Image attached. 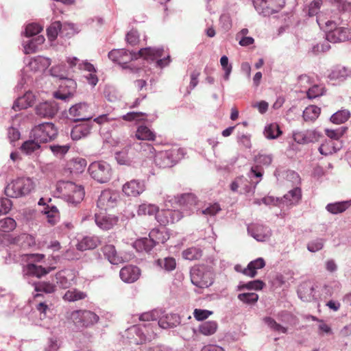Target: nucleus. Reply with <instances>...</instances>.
Masks as SVG:
<instances>
[{
  "instance_id": "32",
  "label": "nucleus",
  "mask_w": 351,
  "mask_h": 351,
  "mask_svg": "<svg viewBox=\"0 0 351 351\" xmlns=\"http://www.w3.org/2000/svg\"><path fill=\"white\" fill-rule=\"evenodd\" d=\"M298 295L301 300L304 302H311L314 300V288L309 282H305L301 284L298 289Z\"/></svg>"
},
{
  "instance_id": "20",
  "label": "nucleus",
  "mask_w": 351,
  "mask_h": 351,
  "mask_svg": "<svg viewBox=\"0 0 351 351\" xmlns=\"http://www.w3.org/2000/svg\"><path fill=\"white\" fill-rule=\"evenodd\" d=\"M76 272L73 269H64L56 274V284L62 289H68L75 283Z\"/></svg>"
},
{
  "instance_id": "14",
  "label": "nucleus",
  "mask_w": 351,
  "mask_h": 351,
  "mask_svg": "<svg viewBox=\"0 0 351 351\" xmlns=\"http://www.w3.org/2000/svg\"><path fill=\"white\" fill-rule=\"evenodd\" d=\"M255 10L259 14L269 16L278 12L285 5V0H252Z\"/></svg>"
},
{
  "instance_id": "61",
  "label": "nucleus",
  "mask_w": 351,
  "mask_h": 351,
  "mask_svg": "<svg viewBox=\"0 0 351 351\" xmlns=\"http://www.w3.org/2000/svg\"><path fill=\"white\" fill-rule=\"evenodd\" d=\"M348 130L347 127H340L335 130L326 129L325 132L326 136L332 140H339Z\"/></svg>"
},
{
  "instance_id": "25",
  "label": "nucleus",
  "mask_w": 351,
  "mask_h": 351,
  "mask_svg": "<svg viewBox=\"0 0 351 351\" xmlns=\"http://www.w3.org/2000/svg\"><path fill=\"white\" fill-rule=\"evenodd\" d=\"M95 221L99 228L107 230L112 228L117 223L118 219L113 215H108L105 212H101L95 213Z\"/></svg>"
},
{
  "instance_id": "50",
  "label": "nucleus",
  "mask_w": 351,
  "mask_h": 351,
  "mask_svg": "<svg viewBox=\"0 0 351 351\" xmlns=\"http://www.w3.org/2000/svg\"><path fill=\"white\" fill-rule=\"evenodd\" d=\"M48 38L53 41L60 34L62 36V23L60 21L53 22L47 29Z\"/></svg>"
},
{
  "instance_id": "47",
  "label": "nucleus",
  "mask_w": 351,
  "mask_h": 351,
  "mask_svg": "<svg viewBox=\"0 0 351 351\" xmlns=\"http://www.w3.org/2000/svg\"><path fill=\"white\" fill-rule=\"evenodd\" d=\"M321 110L316 106H308L303 111V118L305 121L313 122L316 120L320 114Z\"/></svg>"
},
{
  "instance_id": "17",
  "label": "nucleus",
  "mask_w": 351,
  "mask_h": 351,
  "mask_svg": "<svg viewBox=\"0 0 351 351\" xmlns=\"http://www.w3.org/2000/svg\"><path fill=\"white\" fill-rule=\"evenodd\" d=\"M119 197L117 193L111 190H104L98 197L97 206L101 210H106L116 206Z\"/></svg>"
},
{
  "instance_id": "27",
  "label": "nucleus",
  "mask_w": 351,
  "mask_h": 351,
  "mask_svg": "<svg viewBox=\"0 0 351 351\" xmlns=\"http://www.w3.org/2000/svg\"><path fill=\"white\" fill-rule=\"evenodd\" d=\"M23 39L22 45L23 51L26 54L35 53L38 48L44 43L45 39L43 35L36 36L32 38H25Z\"/></svg>"
},
{
  "instance_id": "63",
  "label": "nucleus",
  "mask_w": 351,
  "mask_h": 351,
  "mask_svg": "<svg viewBox=\"0 0 351 351\" xmlns=\"http://www.w3.org/2000/svg\"><path fill=\"white\" fill-rule=\"evenodd\" d=\"M202 250L197 247H190L182 253L183 258L186 260L193 261L201 258Z\"/></svg>"
},
{
  "instance_id": "34",
  "label": "nucleus",
  "mask_w": 351,
  "mask_h": 351,
  "mask_svg": "<svg viewBox=\"0 0 351 351\" xmlns=\"http://www.w3.org/2000/svg\"><path fill=\"white\" fill-rule=\"evenodd\" d=\"M265 262L263 258H258L250 262L246 268L243 270V274L250 278H254L257 274V270L263 268Z\"/></svg>"
},
{
  "instance_id": "6",
  "label": "nucleus",
  "mask_w": 351,
  "mask_h": 351,
  "mask_svg": "<svg viewBox=\"0 0 351 351\" xmlns=\"http://www.w3.org/2000/svg\"><path fill=\"white\" fill-rule=\"evenodd\" d=\"M35 181L29 177H19L12 180L5 187L4 192L7 197L19 198L28 195L34 191Z\"/></svg>"
},
{
  "instance_id": "44",
  "label": "nucleus",
  "mask_w": 351,
  "mask_h": 351,
  "mask_svg": "<svg viewBox=\"0 0 351 351\" xmlns=\"http://www.w3.org/2000/svg\"><path fill=\"white\" fill-rule=\"evenodd\" d=\"M341 147V143H335L332 141H326L319 147V152L321 154L327 156L339 151Z\"/></svg>"
},
{
  "instance_id": "2",
  "label": "nucleus",
  "mask_w": 351,
  "mask_h": 351,
  "mask_svg": "<svg viewBox=\"0 0 351 351\" xmlns=\"http://www.w3.org/2000/svg\"><path fill=\"white\" fill-rule=\"evenodd\" d=\"M317 23L325 32L326 39L330 43H337L351 39V28L338 27L339 23L335 16H327L323 13L317 17Z\"/></svg>"
},
{
  "instance_id": "42",
  "label": "nucleus",
  "mask_w": 351,
  "mask_h": 351,
  "mask_svg": "<svg viewBox=\"0 0 351 351\" xmlns=\"http://www.w3.org/2000/svg\"><path fill=\"white\" fill-rule=\"evenodd\" d=\"M351 206V200L350 201H343V202H337L335 203H330L327 204L326 209L328 212L337 215L341 213L344 212Z\"/></svg>"
},
{
  "instance_id": "40",
  "label": "nucleus",
  "mask_w": 351,
  "mask_h": 351,
  "mask_svg": "<svg viewBox=\"0 0 351 351\" xmlns=\"http://www.w3.org/2000/svg\"><path fill=\"white\" fill-rule=\"evenodd\" d=\"M99 243L96 237L86 236L82 239L77 245V248L80 251H85L95 248Z\"/></svg>"
},
{
  "instance_id": "55",
  "label": "nucleus",
  "mask_w": 351,
  "mask_h": 351,
  "mask_svg": "<svg viewBox=\"0 0 351 351\" xmlns=\"http://www.w3.org/2000/svg\"><path fill=\"white\" fill-rule=\"evenodd\" d=\"M264 285V282L260 280L250 281L247 283L240 282L237 286V291H242L243 289L261 290L263 288Z\"/></svg>"
},
{
  "instance_id": "56",
  "label": "nucleus",
  "mask_w": 351,
  "mask_h": 351,
  "mask_svg": "<svg viewBox=\"0 0 351 351\" xmlns=\"http://www.w3.org/2000/svg\"><path fill=\"white\" fill-rule=\"evenodd\" d=\"M156 263L157 265L168 272L176 269V259L173 257H166L162 260L158 259Z\"/></svg>"
},
{
  "instance_id": "21",
  "label": "nucleus",
  "mask_w": 351,
  "mask_h": 351,
  "mask_svg": "<svg viewBox=\"0 0 351 351\" xmlns=\"http://www.w3.org/2000/svg\"><path fill=\"white\" fill-rule=\"evenodd\" d=\"M36 113L43 118H52L58 112L59 108L55 101H48L39 104L36 107Z\"/></svg>"
},
{
  "instance_id": "24",
  "label": "nucleus",
  "mask_w": 351,
  "mask_h": 351,
  "mask_svg": "<svg viewBox=\"0 0 351 351\" xmlns=\"http://www.w3.org/2000/svg\"><path fill=\"white\" fill-rule=\"evenodd\" d=\"M145 189L143 181L132 180L123 184L122 191L127 196L137 197Z\"/></svg>"
},
{
  "instance_id": "62",
  "label": "nucleus",
  "mask_w": 351,
  "mask_h": 351,
  "mask_svg": "<svg viewBox=\"0 0 351 351\" xmlns=\"http://www.w3.org/2000/svg\"><path fill=\"white\" fill-rule=\"evenodd\" d=\"M199 75L200 72L197 70H194L191 73L190 83L189 86L186 87L185 92L184 93V96L189 95L191 93V90L197 86V85L199 83Z\"/></svg>"
},
{
  "instance_id": "26",
  "label": "nucleus",
  "mask_w": 351,
  "mask_h": 351,
  "mask_svg": "<svg viewBox=\"0 0 351 351\" xmlns=\"http://www.w3.org/2000/svg\"><path fill=\"white\" fill-rule=\"evenodd\" d=\"M319 135L315 130H307L304 131H294L293 138L298 144H307L315 142L318 140Z\"/></svg>"
},
{
  "instance_id": "30",
  "label": "nucleus",
  "mask_w": 351,
  "mask_h": 351,
  "mask_svg": "<svg viewBox=\"0 0 351 351\" xmlns=\"http://www.w3.org/2000/svg\"><path fill=\"white\" fill-rule=\"evenodd\" d=\"M36 96L32 91H27L24 95L19 97L13 104L12 109L15 111L27 108L34 104Z\"/></svg>"
},
{
  "instance_id": "52",
  "label": "nucleus",
  "mask_w": 351,
  "mask_h": 351,
  "mask_svg": "<svg viewBox=\"0 0 351 351\" xmlns=\"http://www.w3.org/2000/svg\"><path fill=\"white\" fill-rule=\"evenodd\" d=\"M158 207L155 204H142L138 206L137 213L138 215H155L158 213Z\"/></svg>"
},
{
  "instance_id": "41",
  "label": "nucleus",
  "mask_w": 351,
  "mask_h": 351,
  "mask_svg": "<svg viewBox=\"0 0 351 351\" xmlns=\"http://www.w3.org/2000/svg\"><path fill=\"white\" fill-rule=\"evenodd\" d=\"M0 304L6 308L5 312L7 314L14 313L17 307L15 298L12 294H7L0 297Z\"/></svg>"
},
{
  "instance_id": "1",
  "label": "nucleus",
  "mask_w": 351,
  "mask_h": 351,
  "mask_svg": "<svg viewBox=\"0 0 351 351\" xmlns=\"http://www.w3.org/2000/svg\"><path fill=\"white\" fill-rule=\"evenodd\" d=\"M108 58L114 63L119 64L123 70H129L131 73H136L139 68L136 66L133 60L143 58L153 63L157 68L162 69L169 62V56L166 54L162 47H145L138 52L128 51L125 49H114L108 54Z\"/></svg>"
},
{
  "instance_id": "58",
  "label": "nucleus",
  "mask_w": 351,
  "mask_h": 351,
  "mask_svg": "<svg viewBox=\"0 0 351 351\" xmlns=\"http://www.w3.org/2000/svg\"><path fill=\"white\" fill-rule=\"evenodd\" d=\"M16 227V222L11 217H5L0 220V231L10 232Z\"/></svg>"
},
{
  "instance_id": "38",
  "label": "nucleus",
  "mask_w": 351,
  "mask_h": 351,
  "mask_svg": "<svg viewBox=\"0 0 351 351\" xmlns=\"http://www.w3.org/2000/svg\"><path fill=\"white\" fill-rule=\"evenodd\" d=\"M41 213L46 215L47 222L50 225L54 226L58 222L60 214L56 206L53 205H47V206L43 208Z\"/></svg>"
},
{
  "instance_id": "5",
  "label": "nucleus",
  "mask_w": 351,
  "mask_h": 351,
  "mask_svg": "<svg viewBox=\"0 0 351 351\" xmlns=\"http://www.w3.org/2000/svg\"><path fill=\"white\" fill-rule=\"evenodd\" d=\"M49 71L51 76L62 80L60 84L59 90L53 93V97L56 99L65 101L73 97L75 93L77 84L73 80L66 77L64 66L57 65L53 66Z\"/></svg>"
},
{
  "instance_id": "13",
  "label": "nucleus",
  "mask_w": 351,
  "mask_h": 351,
  "mask_svg": "<svg viewBox=\"0 0 351 351\" xmlns=\"http://www.w3.org/2000/svg\"><path fill=\"white\" fill-rule=\"evenodd\" d=\"M88 171L90 177L99 183L108 182L112 176L110 165L103 160L95 161L90 163Z\"/></svg>"
},
{
  "instance_id": "8",
  "label": "nucleus",
  "mask_w": 351,
  "mask_h": 351,
  "mask_svg": "<svg viewBox=\"0 0 351 351\" xmlns=\"http://www.w3.org/2000/svg\"><path fill=\"white\" fill-rule=\"evenodd\" d=\"M169 239V234L164 228L161 230L154 228L150 231L149 238L137 239L134 243V247L138 252H149L156 245L164 243Z\"/></svg>"
},
{
  "instance_id": "16",
  "label": "nucleus",
  "mask_w": 351,
  "mask_h": 351,
  "mask_svg": "<svg viewBox=\"0 0 351 351\" xmlns=\"http://www.w3.org/2000/svg\"><path fill=\"white\" fill-rule=\"evenodd\" d=\"M51 63V59L47 57L38 56L32 58L27 65L26 68L21 71V81L19 82L18 86H21L22 87L23 84L26 82V75H25V73L27 72V69L34 72H43L50 66ZM27 77L28 78L29 76L27 75Z\"/></svg>"
},
{
  "instance_id": "43",
  "label": "nucleus",
  "mask_w": 351,
  "mask_h": 351,
  "mask_svg": "<svg viewBox=\"0 0 351 351\" xmlns=\"http://www.w3.org/2000/svg\"><path fill=\"white\" fill-rule=\"evenodd\" d=\"M136 137L143 141H154L156 134L146 125H140L136 132Z\"/></svg>"
},
{
  "instance_id": "23",
  "label": "nucleus",
  "mask_w": 351,
  "mask_h": 351,
  "mask_svg": "<svg viewBox=\"0 0 351 351\" xmlns=\"http://www.w3.org/2000/svg\"><path fill=\"white\" fill-rule=\"evenodd\" d=\"M248 234L258 241H265L271 234L269 227L261 224H251L247 227Z\"/></svg>"
},
{
  "instance_id": "39",
  "label": "nucleus",
  "mask_w": 351,
  "mask_h": 351,
  "mask_svg": "<svg viewBox=\"0 0 351 351\" xmlns=\"http://www.w3.org/2000/svg\"><path fill=\"white\" fill-rule=\"evenodd\" d=\"M86 160L82 158H75L67 164V168L71 173L78 174L82 173L86 167Z\"/></svg>"
},
{
  "instance_id": "19",
  "label": "nucleus",
  "mask_w": 351,
  "mask_h": 351,
  "mask_svg": "<svg viewBox=\"0 0 351 351\" xmlns=\"http://www.w3.org/2000/svg\"><path fill=\"white\" fill-rule=\"evenodd\" d=\"M175 151L173 149L162 151L151 157H154L155 164L160 168L171 167L175 165Z\"/></svg>"
},
{
  "instance_id": "46",
  "label": "nucleus",
  "mask_w": 351,
  "mask_h": 351,
  "mask_svg": "<svg viewBox=\"0 0 351 351\" xmlns=\"http://www.w3.org/2000/svg\"><path fill=\"white\" fill-rule=\"evenodd\" d=\"M218 324L215 321H207L199 326V332L205 335L210 336L215 333Z\"/></svg>"
},
{
  "instance_id": "57",
  "label": "nucleus",
  "mask_w": 351,
  "mask_h": 351,
  "mask_svg": "<svg viewBox=\"0 0 351 351\" xmlns=\"http://www.w3.org/2000/svg\"><path fill=\"white\" fill-rule=\"evenodd\" d=\"M17 243L22 247H29L36 244L35 238L29 234H21L16 239Z\"/></svg>"
},
{
  "instance_id": "49",
  "label": "nucleus",
  "mask_w": 351,
  "mask_h": 351,
  "mask_svg": "<svg viewBox=\"0 0 351 351\" xmlns=\"http://www.w3.org/2000/svg\"><path fill=\"white\" fill-rule=\"evenodd\" d=\"M323 4L322 0H313L312 1L309 5H308L307 8V14L309 16H316V18L319 14L323 13L327 16H332L330 14H326L324 12H319L322 5Z\"/></svg>"
},
{
  "instance_id": "51",
  "label": "nucleus",
  "mask_w": 351,
  "mask_h": 351,
  "mask_svg": "<svg viewBox=\"0 0 351 351\" xmlns=\"http://www.w3.org/2000/svg\"><path fill=\"white\" fill-rule=\"evenodd\" d=\"M263 133L267 139H275L281 134L282 132L276 123H270L265 127Z\"/></svg>"
},
{
  "instance_id": "53",
  "label": "nucleus",
  "mask_w": 351,
  "mask_h": 351,
  "mask_svg": "<svg viewBox=\"0 0 351 351\" xmlns=\"http://www.w3.org/2000/svg\"><path fill=\"white\" fill-rule=\"evenodd\" d=\"M43 30V27L36 23H32L26 25L22 35L25 38H32L36 36Z\"/></svg>"
},
{
  "instance_id": "10",
  "label": "nucleus",
  "mask_w": 351,
  "mask_h": 351,
  "mask_svg": "<svg viewBox=\"0 0 351 351\" xmlns=\"http://www.w3.org/2000/svg\"><path fill=\"white\" fill-rule=\"evenodd\" d=\"M69 319L79 329L90 328L99 320V315L89 310H75L70 313Z\"/></svg>"
},
{
  "instance_id": "18",
  "label": "nucleus",
  "mask_w": 351,
  "mask_h": 351,
  "mask_svg": "<svg viewBox=\"0 0 351 351\" xmlns=\"http://www.w3.org/2000/svg\"><path fill=\"white\" fill-rule=\"evenodd\" d=\"M69 115L74 121H86L92 118L88 113V106L84 102L72 106L69 110Z\"/></svg>"
},
{
  "instance_id": "4",
  "label": "nucleus",
  "mask_w": 351,
  "mask_h": 351,
  "mask_svg": "<svg viewBox=\"0 0 351 351\" xmlns=\"http://www.w3.org/2000/svg\"><path fill=\"white\" fill-rule=\"evenodd\" d=\"M139 325H134L126 330L127 338L130 343L141 344L154 339L160 329L156 321L144 322Z\"/></svg>"
},
{
  "instance_id": "36",
  "label": "nucleus",
  "mask_w": 351,
  "mask_h": 351,
  "mask_svg": "<svg viewBox=\"0 0 351 351\" xmlns=\"http://www.w3.org/2000/svg\"><path fill=\"white\" fill-rule=\"evenodd\" d=\"M328 77L330 80L342 82L351 77V69L344 66H337L331 71Z\"/></svg>"
},
{
  "instance_id": "60",
  "label": "nucleus",
  "mask_w": 351,
  "mask_h": 351,
  "mask_svg": "<svg viewBox=\"0 0 351 351\" xmlns=\"http://www.w3.org/2000/svg\"><path fill=\"white\" fill-rule=\"evenodd\" d=\"M62 36L71 37L78 33L80 29L79 27L74 23L65 22L62 24Z\"/></svg>"
},
{
  "instance_id": "29",
  "label": "nucleus",
  "mask_w": 351,
  "mask_h": 351,
  "mask_svg": "<svg viewBox=\"0 0 351 351\" xmlns=\"http://www.w3.org/2000/svg\"><path fill=\"white\" fill-rule=\"evenodd\" d=\"M52 269H53V267L45 268L34 263H29L23 267V271L25 276H35L40 278L49 273Z\"/></svg>"
},
{
  "instance_id": "12",
  "label": "nucleus",
  "mask_w": 351,
  "mask_h": 351,
  "mask_svg": "<svg viewBox=\"0 0 351 351\" xmlns=\"http://www.w3.org/2000/svg\"><path fill=\"white\" fill-rule=\"evenodd\" d=\"M58 135V129L55 125L50 122H45L36 125L31 132V138H34L40 143L51 141Z\"/></svg>"
},
{
  "instance_id": "3",
  "label": "nucleus",
  "mask_w": 351,
  "mask_h": 351,
  "mask_svg": "<svg viewBox=\"0 0 351 351\" xmlns=\"http://www.w3.org/2000/svg\"><path fill=\"white\" fill-rule=\"evenodd\" d=\"M154 147L147 143H135L128 145L121 150L116 151L114 157L121 165H133L137 160L143 157H152L154 155Z\"/></svg>"
},
{
  "instance_id": "54",
  "label": "nucleus",
  "mask_w": 351,
  "mask_h": 351,
  "mask_svg": "<svg viewBox=\"0 0 351 351\" xmlns=\"http://www.w3.org/2000/svg\"><path fill=\"white\" fill-rule=\"evenodd\" d=\"M350 117V112L348 110H341L334 113L331 117L330 121L333 123L341 124L347 121Z\"/></svg>"
},
{
  "instance_id": "28",
  "label": "nucleus",
  "mask_w": 351,
  "mask_h": 351,
  "mask_svg": "<svg viewBox=\"0 0 351 351\" xmlns=\"http://www.w3.org/2000/svg\"><path fill=\"white\" fill-rule=\"evenodd\" d=\"M141 275V270L136 266L128 265L123 267L119 272L121 279L127 283L136 281Z\"/></svg>"
},
{
  "instance_id": "37",
  "label": "nucleus",
  "mask_w": 351,
  "mask_h": 351,
  "mask_svg": "<svg viewBox=\"0 0 351 351\" xmlns=\"http://www.w3.org/2000/svg\"><path fill=\"white\" fill-rule=\"evenodd\" d=\"M175 210L163 209L161 212L158 213L156 216V220L162 226H167L174 223Z\"/></svg>"
},
{
  "instance_id": "33",
  "label": "nucleus",
  "mask_w": 351,
  "mask_h": 351,
  "mask_svg": "<svg viewBox=\"0 0 351 351\" xmlns=\"http://www.w3.org/2000/svg\"><path fill=\"white\" fill-rule=\"evenodd\" d=\"M92 129L91 125L88 123H83L74 126L71 132V136L73 141H78L87 136Z\"/></svg>"
},
{
  "instance_id": "15",
  "label": "nucleus",
  "mask_w": 351,
  "mask_h": 351,
  "mask_svg": "<svg viewBox=\"0 0 351 351\" xmlns=\"http://www.w3.org/2000/svg\"><path fill=\"white\" fill-rule=\"evenodd\" d=\"M197 197L191 193L181 194L177 200V221L191 214L196 205Z\"/></svg>"
},
{
  "instance_id": "11",
  "label": "nucleus",
  "mask_w": 351,
  "mask_h": 351,
  "mask_svg": "<svg viewBox=\"0 0 351 351\" xmlns=\"http://www.w3.org/2000/svg\"><path fill=\"white\" fill-rule=\"evenodd\" d=\"M139 319L142 322L156 321L159 327L163 329L173 327L176 322L174 314H164V312L158 309L143 313L140 315Z\"/></svg>"
},
{
  "instance_id": "45",
  "label": "nucleus",
  "mask_w": 351,
  "mask_h": 351,
  "mask_svg": "<svg viewBox=\"0 0 351 351\" xmlns=\"http://www.w3.org/2000/svg\"><path fill=\"white\" fill-rule=\"evenodd\" d=\"M86 297L87 295L85 292L73 289L68 290L63 295V299L66 302H72L83 300Z\"/></svg>"
},
{
  "instance_id": "9",
  "label": "nucleus",
  "mask_w": 351,
  "mask_h": 351,
  "mask_svg": "<svg viewBox=\"0 0 351 351\" xmlns=\"http://www.w3.org/2000/svg\"><path fill=\"white\" fill-rule=\"evenodd\" d=\"M57 189L62 194L63 199L71 205L76 206L80 204L84 197V190L82 186L77 185L72 182L60 181Z\"/></svg>"
},
{
  "instance_id": "7",
  "label": "nucleus",
  "mask_w": 351,
  "mask_h": 351,
  "mask_svg": "<svg viewBox=\"0 0 351 351\" xmlns=\"http://www.w3.org/2000/svg\"><path fill=\"white\" fill-rule=\"evenodd\" d=\"M191 281L195 286L204 289L211 286L214 282L215 272L213 268L206 265L193 267L190 271Z\"/></svg>"
},
{
  "instance_id": "22",
  "label": "nucleus",
  "mask_w": 351,
  "mask_h": 351,
  "mask_svg": "<svg viewBox=\"0 0 351 351\" xmlns=\"http://www.w3.org/2000/svg\"><path fill=\"white\" fill-rule=\"evenodd\" d=\"M302 197L300 188L295 187L286 193L283 197L280 198L282 210L289 209L293 206L298 204Z\"/></svg>"
},
{
  "instance_id": "31",
  "label": "nucleus",
  "mask_w": 351,
  "mask_h": 351,
  "mask_svg": "<svg viewBox=\"0 0 351 351\" xmlns=\"http://www.w3.org/2000/svg\"><path fill=\"white\" fill-rule=\"evenodd\" d=\"M263 173V170L258 166H254L251 168L250 171L247 173V176L250 179L253 186H246V188L245 189L246 194L254 193L256 186L261 182Z\"/></svg>"
},
{
  "instance_id": "48",
  "label": "nucleus",
  "mask_w": 351,
  "mask_h": 351,
  "mask_svg": "<svg viewBox=\"0 0 351 351\" xmlns=\"http://www.w3.org/2000/svg\"><path fill=\"white\" fill-rule=\"evenodd\" d=\"M40 143L34 138L25 141L21 146L22 152L27 155H31L40 148Z\"/></svg>"
},
{
  "instance_id": "35",
  "label": "nucleus",
  "mask_w": 351,
  "mask_h": 351,
  "mask_svg": "<svg viewBox=\"0 0 351 351\" xmlns=\"http://www.w3.org/2000/svg\"><path fill=\"white\" fill-rule=\"evenodd\" d=\"M103 252L105 257L112 265H118L124 261L123 257L119 256L115 247L112 245H106L103 247Z\"/></svg>"
},
{
  "instance_id": "64",
  "label": "nucleus",
  "mask_w": 351,
  "mask_h": 351,
  "mask_svg": "<svg viewBox=\"0 0 351 351\" xmlns=\"http://www.w3.org/2000/svg\"><path fill=\"white\" fill-rule=\"evenodd\" d=\"M237 298L240 301L247 304H254L258 300V294L254 292L240 293Z\"/></svg>"
},
{
  "instance_id": "59",
  "label": "nucleus",
  "mask_w": 351,
  "mask_h": 351,
  "mask_svg": "<svg viewBox=\"0 0 351 351\" xmlns=\"http://www.w3.org/2000/svg\"><path fill=\"white\" fill-rule=\"evenodd\" d=\"M36 291H43L46 293H51L56 291V285L53 282L43 281L34 284Z\"/></svg>"
}]
</instances>
